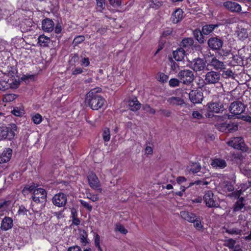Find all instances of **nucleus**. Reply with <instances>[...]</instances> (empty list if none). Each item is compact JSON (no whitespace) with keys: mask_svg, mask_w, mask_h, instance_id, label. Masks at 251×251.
<instances>
[{"mask_svg":"<svg viewBox=\"0 0 251 251\" xmlns=\"http://www.w3.org/2000/svg\"><path fill=\"white\" fill-rule=\"evenodd\" d=\"M208 45L213 50H219L223 46V41L218 37H211L208 40Z\"/></svg>","mask_w":251,"mask_h":251,"instance_id":"obj_12","label":"nucleus"},{"mask_svg":"<svg viewBox=\"0 0 251 251\" xmlns=\"http://www.w3.org/2000/svg\"><path fill=\"white\" fill-rule=\"evenodd\" d=\"M207 110L209 112L207 116L210 117V113H218L224 110L223 104L217 102H211L207 104Z\"/></svg>","mask_w":251,"mask_h":251,"instance_id":"obj_9","label":"nucleus"},{"mask_svg":"<svg viewBox=\"0 0 251 251\" xmlns=\"http://www.w3.org/2000/svg\"><path fill=\"white\" fill-rule=\"evenodd\" d=\"M190 67L194 71H201L205 69L206 64L203 59L198 58L190 62Z\"/></svg>","mask_w":251,"mask_h":251,"instance_id":"obj_11","label":"nucleus"},{"mask_svg":"<svg viewBox=\"0 0 251 251\" xmlns=\"http://www.w3.org/2000/svg\"><path fill=\"white\" fill-rule=\"evenodd\" d=\"M180 216L182 219L189 222H193L195 220L194 219L196 216L195 214L187 211H182L180 212Z\"/></svg>","mask_w":251,"mask_h":251,"instance_id":"obj_23","label":"nucleus"},{"mask_svg":"<svg viewBox=\"0 0 251 251\" xmlns=\"http://www.w3.org/2000/svg\"><path fill=\"white\" fill-rule=\"evenodd\" d=\"M211 165L213 168L216 169H223L226 166V163L224 159L216 158L212 160Z\"/></svg>","mask_w":251,"mask_h":251,"instance_id":"obj_19","label":"nucleus"},{"mask_svg":"<svg viewBox=\"0 0 251 251\" xmlns=\"http://www.w3.org/2000/svg\"><path fill=\"white\" fill-rule=\"evenodd\" d=\"M189 99L193 103H201L203 99V94L200 90H192L189 94Z\"/></svg>","mask_w":251,"mask_h":251,"instance_id":"obj_10","label":"nucleus"},{"mask_svg":"<svg viewBox=\"0 0 251 251\" xmlns=\"http://www.w3.org/2000/svg\"><path fill=\"white\" fill-rule=\"evenodd\" d=\"M158 112L161 115L164 116L166 117H170L172 112L170 110L164 109H160Z\"/></svg>","mask_w":251,"mask_h":251,"instance_id":"obj_43","label":"nucleus"},{"mask_svg":"<svg viewBox=\"0 0 251 251\" xmlns=\"http://www.w3.org/2000/svg\"><path fill=\"white\" fill-rule=\"evenodd\" d=\"M27 210H26L24 206H21L19 207L18 213L19 215H26Z\"/></svg>","mask_w":251,"mask_h":251,"instance_id":"obj_60","label":"nucleus"},{"mask_svg":"<svg viewBox=\"0 0 251 251\" xmlns=\"http://www.w3.org/2000/svg\"><path fill=\"white\" fill-rule=\"evenodd\" d=\"M7 131H8V126L0 127V140L8 139Z\"/></svg>","mask_w":251,"mask_h":251,"instance_id":"obj_35","label":"nucleus"},{"mask_svg":"<svg viewBox=\"0 0 251 251\" xmlns=\"http://www.w3.org/2000/svg\"><path fill=\"white\" fill-rule=\"evenodd\" d=\"M236 33L239 39L240 40L244 41L248 37L247 30L245 28H238Z\"/></svg>","mask_w":251,"mask_h":251,"instance_id":"obj_29","label":"nucleus"},{"mask_svg":"<svg viewBox=\"0 0 251 251\" xmlns=\"http://www.w3.org/2000/svg\"><path fill=\"white\" fill-rule=\"evenodd\" d=\"M85 39L84 36L80 35L75 38L73 41V44L75 45H78L83 42Z\"/></svg>","mask_w":251,"mask_h":251,"instance_id":"obj_50","label":"nucleus"},{"mask_svg":"<svg viewBox=\"0 0 251 251\" xmlns=\"http://www.w3.org/2000/svg\"><path fill=\"white\" fill-rule=\"evenodd\" d=\"M201 169V166L199 163L192 162L187 167V171L192 173H197L199 172Z\"/></svg>","mask_w":251,"mask_h":251,"instance_id":"obj_27","label":"nucleus"},{"mask_svg":"<svg viewBox=\"0 0 251 251\" xmlns=\"http://www.w3.org/2000/svg\"><path fill=\"white\" fill-rule=\"evenodd\" d=\"M168 78V76L163 73L159 75V80L163 83L167 82Z\"/></svg>","mask_w":251,"mask_h":251,"instance_id":"obj_57","label":"nucleus"},{"mask_svg":"<svg viewBox=\"0 0 251 251\" xmlns=\"http://www.w3.org/2000/svg\"><path fill=\"white\" fill-rule=\"evenodd\" d=\"M95 245L96 247L100 246V236L98 234L95 236Z\"/></svg>","mask_w":251,"mask_h":251,"instance_id":"obj_62","label":"nucleus"},{"mask_svg":"<svg viewBox=\"0 0 251 251\" xmlns=\"http://www.w3.org/2000/svg\"><path fill=\"white\" fill-rule=\"evenodd\" d=\"M220 79L221 74L219 72L210 71L205 74L204 82L207 84H215L219 82Z\"/></svg>","mask_w":251,"mask_h":251,"instance_id":"obj_4","label":"nucleus"},{"mask_svg":"<svg viewBox=\"0 0 251 251\" xmlns=\"http://www.w3.org/2000/svg\"><path fill=\"white\" fill-rule=\"evenodd\" d=\"M180 82H181L179 79L172 78L170 80L169 83L170 86L175 87L179 86Z\"/></svg>","mask_w":251,"mask_h":251,"instance_id":"obj_48","label":"nucleus"},{"mask_svg":"<svg viewBox=\"0 0 251 251\" xmlns=\"http://www.w3.org/2000/svg\"><path fill=\"white\" fill-rule=\"evenodd\" d=\"M79 201H80V203L82 205V206L84 208L87 209L89 211H92L93 207L90 204H89L87 202H86L82 200H80Z\"/></svg>","mask_w":251,"mask_h":251,"instance_id":"obj_51","label":"nucleus"},{"mask_svg":"<svg viewBox=\"0 0 251 251\" xmlns=\"http://www.w3.org/2000/svg\"><path fill=\"white\" fill-rule=\"evenodd\" d=\"M115 229L124 234H126L127 233V230L125 228V227L122 225L120 224H116Z\"/></svg>","mask_w":251,"mask_h":251,"instance_id":"obj_45","label":"nucleus"},{"mask_svg":"<svg viewBox=\"0 0 251 251\" xmlns=\"http://www.w3.org/2000/svg\"><path fill=\"white\" fill-rule=\"evenodd\" d=\"M33 200L36 203L44 202L46 201L47 192L43 188H39L34 190L32 196Z\"/></svg>","mask_w":251,"mask_h":251,"instance_id":"obj_6","label":"nucleus"},{"mask_svg":"<svg viewBox=\"0 0 251 251\" xmlns=\"http://www.w3.org/2000/svg\"><path fill=\"white\" fill-rule=\"evenodd\" d=\"M203 201L208 208H219L220 204L217 201L216 197L211 191H207L203 196Z\"/></svg>","mask_w":251,"mask_h":251,"instance_id":"obj_3","label":"nucleus"},{"mask_svg":"<svg viewBox=\"0 0 251 251\" xmlns=\"http://www.w3.org/2000/svg\"><path fill=\"white\" fill-rule=\"evenodd\" d=\"M10 83H9L7 81L5 80H0V90L5 91V90L8 89V88L11 87V86H10Z\"/></svg>","mask_w":251,"mask_h":251,"instance_id":"obj_39","label":"nucleus"},{"mask_svg":"<svg viewBox=\"0 0 251 251\" xmlns=\"http://www.w3.org/2000/svg\"><path fill=\"white\" fill-rule=\"evenodd\" d=\"M102 139L105 142H108L111 138L110 129L108 127H104L102 130Z\"/></svg>","mask_w":251,"mask_h":251,"instance_id":"obj_34","label":"nucleus"},{"mask_svg":"<svg viewBox=\"0 0 251 251\" xmlns=\"http://www.w3.org/2000/svg\"><path fill=\"white\" fill-rule=\"evenodd\" d=\"M222 76L225 78L233 77L234 73L231 70L224 71L222 73Z\"/></svg>","mask_w":251,"mask_h":251,"instance_id":"obj_44","label":"nucleus"},{"mask_svg":"<svg viewBox=\"0 0 251 251\" xmlns=\"http://www.w3.org/2000/svg\"><path fill=\"white\" fill-rule=\"evenodd\" d=\"M223 5L226 9L231 12H239L241 11L240 5L234 1H225L224 2Z\"/></svg>","mask_w":251,"mask_h":251,"instance_id":"obj_14","label":"nucleus"},{"mask_svg":"<svg viewBox=\"0 0 251 251\" xmlns=\"http://www.w3.org/2000/svg\"><path fill=\"white\" fill-rule=\"evenodd\" d=\"M50 41V38L45 36L44 35H41L38 37V43L41 46H47Z\"/></svg>","mask_w":251,"mask_h":251,"instance_id":"obj_33","label":"nucleus"},{"mask_svg":"<svg viewBox=\"0 0 251 251\" xmlns=\"http://www.w3.org/2000/svg\"><path fill=\"white\" fill-rule=\"evenodd\" d=\"M194 44V40L192 38H185L183 39L180 43V48L187 50Z\"/></svg>","mask_w":251,"mask_h":251,"instance_id":"obj_22","label":"nucleus"},{"mask_svg":"<svg viewBox=\"0 0 251 251\" xmlns=\"http://www.w3.org/2000/svg\"><path fill=\"white\" fill-rule=\"evenodd\" d=\"M98 11L101 12L103 9V5L105 4V0H96Z\"/></svg>","mask_w":251,"mask_h":251,"instance_id":"obj_55","label":"nucleus"},{"mask_svg":"<svg viewBox=\"0 0 251 251\" xmlns=\"http://www.w3.org/2000/svg\"><path fill=\"white\" fill-rule=\"evenodd\" d=\"M162 5V2L159 1H152L149 4V6L151 8H152L154 9H158Z\"/></svg>","mask_w":251,"mask_h":251,"instance_id":"obj_46","label":"nucleus"},{"mask_svg":"<svg viewBox=\"0 0 251 251\" xmlns=\"http://www.w3.org/2000/svg\"><path fill=\"white\" fill-rule=\"evenodd\" d=\"M244 199L243 197H241L234 204L233 211L234 212L238 211L241 210L245 206L243 203Z\"/></svg>","mask_w":251,"mask_h":251,"instance_id":"obj_31","label":"nucleus"},{"mask_svg":"<svg viewBox=\"0 0 251 251\" xmlns=\"http://www.w3.org/2000/svg\"><path fill=\"white\" fill-rule=\"evenodd\" d=\"M236 240L232 238L228 239L225 241L224 246L228 247L230 249H232L236 246Z\"/></svg>","mask_w":251,"mask_h":251,"instance_id":"obj_36","label":"nucleus"},{"mask_svg":"<svg viewBox=\"0 0 251 251\" xmlns=\"http://www.w3.org/2000/svg\"><path fill=\"white\" fill-rule=\"evenodd\" d=\"M179 65L175 62L172 61L171 65V70L174 72H176L179 69Z\"/></svg>","mask_w":251,"mask_h":251,"instance_id":"obj_56","label":"nucleus"},{"mask_svg":"<svg viewBox=\"0 0 251 251\" xmlns=\"http://www.w3.org/2000/svg\"><path fill=\"white\" fill-rule=\"evenodd\" d=\"M37 187V184L34 183H32L30 184L26 185L23 189L22 193L24 195H27L32 191L34 192V190H36Z\"/></svg>","mask_w":251,"mask_h":251,"instance_id":"obj_30","label":"nucleus"},{"mask_svg":"<svg viewBox=\"0 0 251 251\" xmlns=\"http://www.w3.org/2000/svg\"><path fill=\"white\" fill-rule=\"evenodd\" d=\"M185 52L186 50L182 48H178L176 50L173 51V57L177 61H181L185 55Z\"/></svg>","mask_w":251,"mask_h":251,"instance_id":"obj_20","label":"nucleus"},{"mask_svg":"<svg viewBox=\"0 0 251 251\" xmlns=\"http://www.w3.org/2000/svg\"><path fill=\"white\" fill-rule=\"evenodd\" d=\"M105 100L100 95L97 94L94 90L87 93L85 98L86 105L94 110L101 108L104 104Z\"/></svg>","mask_w":251,"mask_h":251,"instance_id":"obj_1","label":"nucleus"},{"mask_svg":"<svg viewBox=\"0 0 251 251\" xmlns=\"http://www.w3.org/2000/svg\"><path fill=\"white\" fill-rule=\"evenodd\" d=\"M12 150L10 148H6L0 154V163H4L8 162L11 158Z\"/></svg>","mask_w":251,"mask_h":251,"instance_id":"obj_17","label":"nucleus"},{"mask_svg":"<svg viewBox=\"0 0 251 251\" xmlns=\"http://www.w3.org/2000/svg\"><path fill=\"white\" fill-rule=\"evenodd\" d=\"M192 116L194 118H196L197 119H201L203 117L202 114L198 111H194L192 113Z\"/></svg>","mask_w":251,"mask_h":251,"instance_id":"obj_58","label":"nucleus"},{"mask_svg":"<svg viewBox=\"0 0 251 251\" xmlns=\"http://www.w3.org/2000/svg\"><path fill=\"white\" fill-rule=\"evenodd\" d=\"M167 101L171 105H182L184 103V100L177 97H172L167 99Z\"/></svg>","mask_w":251,"mask_h":251,"instance_id":"obj_26","label":"nucleus"},{"mask_svg":"<svg viewBox=\"0 0 251 251\" xmlns=\"http://www.w3.org/2000/svg\"><path fill=\"white\" fill-rule=\"evenodd\" d=\"M128 106L130 110L136 111L140 108L141 103L136 98H134L133 99L128 101Z\"/></svg>","mask_w":251,"mask_h":251,"instance_id":"obj_21","label":"nucleus"},{"mask_svg":"<svg viewBox=\"0 0 251 251\" xmlns=\"http://www.w3.org/2000/svg\"><path fill=\"white\" fill-rule=\"evenodd\" d=\"M143 109L146 112L150 114H154L155 113V110L149 104L143 105Z\"/></svg>","mask_w":251,"mask_h":251,"instance_id":"obj_42","label":"nucleus"},{"mask_svg":"<svg viewBox=\"0 0 251 251\" xmlns=\"http://www.w3.org/2000/svg\"><path fill=\"white\" fill-rule=\"evenodd\" d=\"M32 119L35 124H39L42 122V116L38 113H36L32 117Z\"/></svg>","mask_w":251,"mask_h":251,"instance_id":"obj_49","label":"nucleus"},{"mask_svg":"<svg viewBox=\"0 0 251 251\" xmlns=\"http://www.w3.org/2000/svg\"><path fill=\"white\" fill-rule=\"evenodd\" d=\"M245 185V184H243V186H244ZM243 188H244V187L243 186H242V188L241 189L232 192L230 194V195L233 197H234L236 198H238V200H239V198H240V196L242 194L243 191L245 190H242V189H243ZM244 189H245V188Z\"/></svg>","mask_w":251,"mask_h":251,"instance_id":"obj_47","label":"nucleus"},{"mask_svg":"<svg viewBox=\"0 0 251 251\" xmlns=\"http://www.w3.org/2000/svg\"><path fill=\"white\" fill-rule=\"evenodd\" d=\"M88 180L90 186L93 189H97L100 192L101 191V189L100 188V183L98 177L97 176L91 173L88 176Z\"/></svg>","mask_w":251,"mask_h":251,"instance_id":"obj_13","label":"nucleus"},{"mask_svg":"<svg viewBox=\"0 0 251 251\" xmlns=\"http://www.w3.org/2000/svg\"><path fill=\"white\" fill-rule=\"evenodd\" d=\"M183 12L181 9H177L173 14L172 17V22L176 24L180 21L183 18Z\"/></svg>","mask_w":251,"mask_h":251,"instance_id":"obj_24","label":"nucleus"},{"mask_svg":"<svg viewBox=\"0 0 251 251\" xmlns=\"http://www.w3.org/2000/svg\"><path fill=\"white\" fill-rule=\"evenodd\" d=\"M194 219H195V220L193 221L192 223H194L195 227L197 229H201L202 227V225L200 218L196 216Z\"/></svg>","mask_w":251,"mask_h":251,"instance_id":"obj_54","label":"nucleus"},{"mask_svg":"<svg viewBox=\"0 0 251 251\" xmlns=\"http://www.w3.org/2000/svg\"><path fill=\"white\" fill-rule=\"evenodd\" d=\"M11 113L16 116L21 117L24 114V111L21 107H16L11 111Z\"/></svg>","mask_w":251,"mask_h":251,"instance_id":"obj_38","label":"nucleus"},{"mask_svg":"<svg viewBox=\"0 0 251 251\" xmlns=\"http://www.w3.org/2000/svg\"><path fill=\"white\" fill-rule=\"evenodd\" d=\"M225 189L228 192H231L234 190V187L230 183H227L225 185Z\"/></svg>","mask_w":251,"mask_h":251,"instance_id":"obj_63","label":"nucleus"},{"mask_svg":"<svg viewBox=\"0 0 251 251\" xmlns=\"http://www.w3.org/2000/svg\"><path fill=\"white\" fill-rule=\"evenodd\" d=\"M17 98V95L14 94H8L4 96L3 101L10 102L14 100Z\"/></svg>","mask_w":251,"mask_h":251,"instance_id":"obj_41","label":"nucleus"},{"mask_svg":"<svg viewBox=\"0 0 251 251\" xmlns=\"http://www.w3.org/2000/svg\"><path fill=\"white\" fill-rule=\"evenodd\" d=\"M209 65L213 67L217 71H221L225 69L226 65L222 61L217 59L216 57H213L209 61Z\"/></svg>","mask_w":251,"mask_h":251,"instance_id":"obj_18","label":"nucleus"},{"mask_svg":"<svg viewBox=\"0 0 251 251\" xmlns=\"http://www.w3.org/2000/svg\"><path fill=\"white\" fill-rule=\"evenodd\" d=\"M54 24L52 20L46 18L42 22V27L43 30L47 32L52 31L54 29Z\"/></svg>","mask_w":251,"mask_h":251,"instance_id":"obj_15","label":"nucleus"},{"mask_svg":"<svg viewBox=\"0 0 251 251\" xmlns=\"http://www.w3.org/2000/svg\"><path fill=\"white\" fill-rule=\"evenodd\" d=\"M8 131H7L8 140L13 139L15 135V132L17 130V126L15 124H10L8 125Z\"/></svg>","mask_w":251,"mask_h":251,"instance_id":"obj_25","label":"nucleus"},{"mask_svg":"<svg viewBox=\"0 0 251 251\" xmlns=\"http://www.w3.org/2000/svg\"><path fill=\"white\" fill-rule=\"evenodd\" d=\"M218 24H210L207 25L203 26L202 28V32L205 35H208L211 33L213 30L219 26Z\"/></svg>","mask_w":251,"mask_h":251,"instance_id":"obj_28","label":"nucleus"},{"mask_svg":"<svg viewBox=\"0 0 251 251\" xmlns=\"http://www.w3.org/2000/svg\"><path fill=\"white\" fill-rule=\"evenodd\" d=\"M242 230L238 228H229L226 230V232L230 234L240 235L241 234Z\"/></svg>","mask_w":251,"mask_h":251,"instance_id":"obj_37","label":"nucleus"},{"mask_svg":"<svg viewBox=\"0 0 251 251\" xmlns=\"http://www.w3.org/2000/svg\"><path fill=\"white\" fill-rule=\"evenodd\" d=\"M68 251H81V250L79 246H75L70 247Z\"/></svg>","mask_w":251,"mask_h":251,"instance_id":"obj_64","label":"nucleus"},{"mask_svg":"<svg viewBox=\"0 0 251 251\" xmlns=\"http://www.w3.org/2000/svg\"><path fill=\"white\" fill-rule=\"evenodd\" d=\"M67 196L62 193L55 194L52 198V202L56 206L61 207L64 206L67 202Z\"/></svg>","mask_w":251,"mask_h":251,"instance_id":"obj_8","label":"nucleus"},{"mask_svg":"<svg viewBox=\"0 0 251 251\" xmlns=\"http://www.w3.org/2000/svg\"><path fill=\"white\" fill-rule=\"evenodd\" d=\"M229 146L234 148V149L241 150L242 151H246L247 147H246L243 139L241 137H236L231 138L227 142Z\"/></svg>","mask_w":251,"mask_h":251,"instance_id":"obj_5","label":"nucleus"},{"mask_svg":"<svg viewBox=\"0 0 251 251\" xmlns=\"http://www.w3.org/2000/svg\"><path fill=\"white\" fill-rule=\"evenodd\" d=\"M11 201L9 200H4L0 202V209L6 210L11 204Z\"/></svg>","mask_w":251,"mask_h":251,"instance_id":"obj_40","label":"nucleus"},{"mask_svg":"<svg viewBox=\"0 0 251 251\" xmlns=\"http://www.w3.org/2000/svg\"><path fill=\"white\" fill-rule=\"evenodd\" d=\"M83 72L82 69L80 67H77L72 70V74L75 75L82 73Z\"/></svg>","mask_w":251,"mask_h":251,"instance_id":"obj_61","label":"nucleus"},{"mask_svg":"<svg viewBox=\"0 0 251 251\" xmlns=\"http://www.w3.org/2000/svg\"><path fill=\"white\" fill-rule=\"evenodd\" d=\"M13 226V221L11 218L5 217L2 220L0 228L2 230L6 231L11 228Z\"/></svg>","mask_w":251,"mask_h":251,"instance_id":"obj_16","label":"nucleus"},{"mask_svg":"<svg viewBox=\"0 0 251 251\" xmlns=\"http://www.w3.org/2000/svg\"><path fill=\"white\" fill-rule=\"evenodd\" d=\"M202 32L199 29H195L193 31V35L195 39L201 44L204 43V38L202 35Z\"/></svg>","mask_w":251,"mask_h":251,"instance_id":"obj_32","label":"nucleus"},{"mask_svg":"<svg viewBox=\"0 0 251 251\" xmlns=\"http://www.w3.org/2000/svg\"><path fill=\"white\" fill-rule=\"evenodd\" d=\"M245 110L244 104L238 100L232 102L229 107L230 112L234 115H239L243 113Z\"/></svg>","mask_w":251,"mask_h":251,"instance_id":"obj_7","label":"nucleus"},{"mask_svg":"<svg viewBox=\"0 0 251 251\" xmlns=\"http://www.w3.org/2000/svg\"><path fill=\"white\" fill-rule=\"evenodd\" d=\"M177 76L179 80H180L181 82L187 85H189L192 83L195 78L193 72L188 69H184L180 71Z\"/></svg>","mask_w":251,"mask_h":251,"instance_id":"obj_2","label":"nucleus"},{"mask_svg":"<svg viewBox=\"0 0 251 251\" xmlns=\"http://www.w3.org/2000/svg\"><path fill=\"white\" fill-rule=\"evenodd\" d=\"M110 4L114 8H118L121 5V0H109Z\"/></svg>","mask_w":251,"mask_h":251,"instance_id":"obj_52","label":"nucleus"},{"mask_svg":"<svg viewBox=\"0 0 251 251\" xmlns=\"http://www.w3.org/2000/svg\"><path fill=\"white\" fill-rule=\"evenodd\" d=\"M209 183V182L207 181L201 180H198L195 181L194 182L190 183L189 185L188 186H187V187H189L190 186H191L192 185H194V184L206 185L208 184Z\"/></svg>","mask_w":251,"mask_h":251,"instance_id":"obj_53","label":"nucleus"},{"mask_svg":"<svg viewBox=\"0 0 251 251\" xmlns=\"http://www.w3.org/2000/svg\"><path fill=\"white\" fill-rule=\"evenodd\" d=\"M87 198L94 202L96 201L99 200V198L97 195H92L90 193L87 194Z\"/></svg>","mask_w":251,"mask_h":251,"instance_id":"obj_59","label":"nucleus"}]
</instances>
